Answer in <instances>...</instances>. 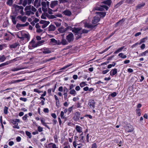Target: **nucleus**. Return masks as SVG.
Instances as JSON below:
<instances>
[{
	"mask_svg": "<svg viewBox=\"0 0 148 148\" xmlns=\"http://www.w3.org/2000/svg\"><path fill=\"white\" fill-rule=\"evenodd\" d=\"M40 1V0H35L34 2V6L36 8H38L41 5Z\"/></svg>",
	"mask_w": 148,
	"mask_h": 148,
	"instance_id": "obj_8",
	"label": "nucleus"
},
{
	"mask_svg": "<svg viewBox=\"0 0 148 148\" xmlns=\"http://www.w3.org/2000/svg\"><path fill=\"white\" fill-rule=\"evenodd\" d=\"M66 38L69 43L73 41L74 39L73 34L71 32L70 33L66 36Z\"/></svg>",
	"mask_w": 148,
	"mask_h": 148,
	"instance_id": "obj_4",
	"label": "nucleus"
},
{
	"mask_svg": "<svg viewBox=\"0 0 148 148\" xmlns=\"http://www.w3.org/2000/svg\"><path fill=\"white\" fill-rule=\"evenodd\" d=\"M124 0H122L120 1L119 3H117L116 5L115 6V7L116 8H118L119 6L121 5L124 2Z\"/></svg>",
	"mask_w": 148,
	"mask_h": 148,
	"instance_id": "obj_33",
	"label": "nucleus"
},
{
	"mask_svg": "<svg viewBox=\"0 0 148 148\" xmlns=\"http://www.w3.org/2000/svg\"><path fill=\"white\" fill-rule=\"evenodd\" d=\"M56 29V27L53 25H50L48 28V31H54Z\"/></svg>",
	"mask_w": 148,
	"mask_h": 148,
	"instance_id": "obj_20",
	"label": "nucleus"
},
{
	"mask_svg": "<svg viewBox=\"0 0 148 148\" xmlns=\"http://www.w3.org/2000/svg\"><path fill=\"white\" fill-rule=\"evenodd\" d=\"M76 131L79 133L82 132V127L76 125L75 127Z\"/></svg>",
	"mask_w": 148,
	"mask_h": 148,
	"instance_id": "obj_23",
	"label": "nucleus"
},
{
	"mask_svg": "<svg viewBox=\"0 0 148 148\" xmlns=\"http://www.w3.org/2000/svg\"><path fill=\"white\" fill-rule=\"evenodd\" d=\"M72 64H69L67 65L66 66H64V67L61 68L60 70H64L66 69V68L71 66L72 65Z\"/></svg>",
	"mask_w": 148,
	"mask_h": 148,
	"instance_id": "obj_37",
	"label": "nucleus"
},
{
	"mask_svg": "<svg viewBox=\"0 0 148 148\" xmlns=\"http://www.w3.org/2000/svg\"><path fill=\"white\" fill-rule=\"evenodd\" d=\"M58 30L60 32L62 33L66 31V29L63 27H61L58 29Z\"/></svg>",
	"mask_w": 148,
	"mask_h": 148,
	"instance_id": "obj_26",
	"label": "nucleus"
},
{
	"mask_svg": "<svg viewBox=\"0 0 148 148\" xmlns=\"http://www.w3.org/2000/svg\"><path fill=\"white\" fill-rule=\"evenodd\" d=\"M58 4V1H55L51 2L50 4V7L52 8H53Z\"/></svg>",
	"mask_w": 148,
	"mask_h": 148,
	"instance_id": "obj_13",
	"label": "nucleus"
},
{
	"mask_svg": "<svg viewBox=\"0 0 148 148\" xmlns=\"http://www.w3.org/2000/svg\"><path fill=\"white\" fill-rule=\"evenodd\" d=\"M64 112L63 111H61L60 113V116L62 118H64Z\"/></svg>",
	"mask_w": 148,
	"mask_h": 148,
	"instance_id": "obj_60",
	"label": "nucleus"
},
{
	"mask_svg": "<svg viewBox=\"0 0 148 148\" xmlns=\"http://www.w3.org/2000/svg\"><path fill=\"white\" fill-rule=\"evenodd\" d=\"M145 45L144 44H143L140 46V48L141 49H143L145 48Z\"/></svg>",
	"mask_w": 148,
	"mask_h": 148,
	"instance_id": "obj_61",
	"label": "nucleus"
},
{
	"mask_svg": "<svg viewBox=\"0 0 148 148\" xmlns=\"http://www.w3.org/2000/svg\"><path fill=\"white\" fill-rule=\"evenodd\" d=\"M117 73V69H114L110 72V75L112 76H114Z\"/></svg>",
	"mask_w": 148,
	"mask_h": 148,
	"instance_id": "obj_19",
	"label": "nucleus"
},
{
	"mask_svg": "<svg viewBox=\"0 0 148 148\" xmlns=\"http://www.w3.org/2000/svg\"><path fill=\"white\" fill-rule=\"evenodd\" d=\"M13 7L14 8L15 10L16 13L19 12L20 10L21 9H23L24 8L22 6H20L14 4L13 5Z\"/></svg>",
	"mask_w": 148,
	"mask_h": 148,
	"instance_id": "obj_5",
	"label": "nucleus"
},
{
	"mask_svg": "<svg viewBox=\"0 0 148 148\" xmlns=\"http://www.w3.org/2000/svg\"><path fill=\"white\" fill-rule=\"evenodd\" d=\"M80 138H81V140L83 141V138H84V136H83V132H82V133L80 135Z\"/></svg>",
	"mask_w": 148,
	"mask_h": 148,
	"instance_id": "obj_50",
	"label": "nucleus"
},
{
	"mask_svg": "<svg viewBox=\"0 0 148 148\" xmlns=\"http://www.w3.org/2000/svg\"><path fill=\"white\" fill-rule=\"evenodd\" d=\"M145 5V3H142L141 4H138L136 7V10H138V9H140L142 8Z\"/></svg>",
	"mask_w": 148,
	"mask_h": 148,
	"instance_id": "obj_21",
	"label": "nucleus"
},
{
	"mask_svg": "<svg viewBox=\"0 0 148 148\" xmlns=\"http://www.w3.org/2000/svg\"><path fill=\"white\" fill-rule=\"evenodd\" d=\"M116 95V93L115 92H114L111 94V96L112 97H114Z\"/></svg>",
	"mask_w": 148,
	"mask_h": 148,
	"instance_id": "obj_57",
	"label": "nucleus"
},
{
	"mask_svg": "<svg viewBox=\"0 0 148 148\" xmlns=\"http://www.w3.org/2000/svg\"><path fill=\"white\" fill-rule=\"evenodd\" d=\"M5 59V58L4 55L0 56V62L4 61Z\"/></svg>",
	"mask_w": 148,
	"mask_h": 148,
	"instance_id": "obj_39",
	"label": "nucleus"
},
{
	"mask_svg": "<svg viewBox=\"0 0 148 148\" xmlns=\"http://www.w3.org/2000/svg\"><path fill=\"white\" fill-rule=\"evenodd\" d=\"M22 69H23V68H15L12 69L11 70V71H15L20 70H21Z\"/></svg>",
	"mask_w": 148,
	"mask_h": 148,
	"instance_id": "obj_43",
	"label": "nucleus"
},
{
	"mask_svg": "<svg viewBox=\"0 0 148 148\" xmlns=\"http://www.w3.org/2000/svg\"><path fill=\"white\" fill-rule=\"evenodd\" d=\"M68 41H67L65 39L63 38L60 42V43L62 45H65L68 44Z\"/></svg>",
	"mask_w": 148,
	"mask_h": 148,
	"instance_id": "obj_24",
	"label": "nucleus"
},
{
	"mask_svg": "<svg viewBox=\"0 0 148 148\" xmlns=\"http://www.w3.org/2000/svg\"><path fill=\"white\" fill-rule=\"evenodd\" d=\"M148 37H146L140 40V43H139V44H141V43H143L145 42V41L147 40Z\"/></svg>",
	"mask_w": 148,
	"mask_h": 148,
	"instance_id": "obj_30",
	"label": "nucleus"
},
{
	"mask_svg": "<svg viewBox=\"0 0 148 148\" xmlns=\"http://www.w3.org/2000/svg\"><path fill=\"white\" fill-rule=\"evenodd\" d=\"M38 130L40 132H41L43 131L42 128L40 126H39L38 127Z\"/></svg>",
	"mask_w": 148,
	"mask_h": 148,
	"instance_id": "obj_51",
	"label": "nucleus"
},
{
	"mask_svg": "<svg viewBox=\"0 0 148 148\" xmlns=\"http://www.w3.org/2000/svg\"><path fill=\"white\" fill-rule=\"evenodd\" d=\"M42 6V11L44 12H46L47 11V8L46 2L45 1H42L41 3Z\"/></svg>",
	"mask_w": 148,
	"mask_h": 148,
	"instance_id": "obj_6",
	"label": "nucleus"
},
{
	"mask_svg": "<svg viewBox=\"0 0 148 148\" xmlns=\"http://www.w3.org/2000/svg\"><path fill=\"white\" fill-rule=\"evenodd\" d=\"M99 20V18L97 16H96L93 18L92 21V23L93 24H95L98 23Z\"/></svg>",
	"mask_w": 148,
	"mask_h": 148,
	"instance_id": "obj_12",
	"label": "nucleus"
},
{
	"mask_svg": "<svg viewBox=\"0 0 148 148\" xmlns=\"http://www.w3.org/2000/svg\"><path fill=\"white\" fill-rule=\"evenodd\" d=\"M51 42L53 43V44L54 45H58V42L57 41L55 40V39L52 38L50 39Z\"/></svg>",
	"mask_w": 148,
	"mask_h": 148,
	"instance_id": "obj_22",
	"label": "nucleus"
},
{
	"mask_svg": "<svg viewBox=\"0 0 148 148\" xmlns=\"http://www.w3.org/2000/svg\"><path fill=\"white\" fill-rule=\"evenodd\" d=\"M85 82H82L80 84V86L81 87H83L85 85Z\"/></svg>",
	"mask_w": 148,
	"mask_h": 148,
	"instance_id": "obj_53",
	"label": "nucleus"
},
{
	"mask_svg": "<svg viewBox=\"0 0 148 148\" xmlns=\"http://www.w3.org/2000/svg\"><path fill=\"white\" fill-rule=\"evenodd\" d=\"M30 45L33 48H34L37 47V43H35V42L33 39L30 42Z\"/></svg>",
	"mask_w": 148,
	"mask_h": 148,
	"instance_id": "obj_16",
	"label": "nucleus"
},
{
	"mask_svg": "<svg viewBox=\"0 0 148 148\" xmlns=\"http://www.w3.org/2000/svg\"><path fill=\"white\" fill-rule=\"evenodd\" d=\"M34 92H38V93H41V92H42V91H40L37 88H36V89H34Z\"/></svg>",
	"mask_w": 148,
	"mask_h": 148,
	"instance_id": "obj_52",
	"label": "nucleus"
},
{
	"mask_svg": "<svg viewBox=\"0 0 148 148\" xmlns=\"http://www.w3.org/2000/svg\"><path fill=\"white\" fill-rule=\"evenodd\" d=\"M47 24H43L42 26V27L43 29H44L47 26V25L50 22H47Z\"/></svg>",
	"mask_w": 148,
	"mask_h": 148,
	"instance_id": "obj_48",
	"label": "nucleus"
},
{
	"mask_svg": "<svg viewBox=\"0 0 148 148\" xmlns=\"http://www.w3.org/2000/svg\"><path fill=\"white\" fill-rule=\"evenodd\" d=\"M96 13L99 14L101 17H104L106 15V13L105 12H97Z\"/></svg>",
	"mask_w": 148,
	"mask_h": 148,
	"instance_id": "obj_27",
	"label": "nucleus"
},
{
	"mask_svg": "<svg viewBox=\"0 0 148 148\" xmlns=\"http://www.w3.org/2000/svg\"><path fill=\"white\" fill-rule=\"evenodd\" d=\"M80 114L78 112H76L75 114L74 118L75 120H79L80 118Z\"/></svg>",
	"mask_w": 148,
	"mask_h": 148,
	"instance_id": "obj_18",
	"label": "nucleus"
},
{
	"mask_svg": "<svg viewBox=\"0 0 148 148\" xmlns=\"http://www.w3.org/2000/svg\"><path fill=\"white\" fill-rule=\"evenodd\" d=\"M42 52L44 54H48L51 52V50L48 48H43L42 49Z\"/></svg>",
	"mask_w": 148,
	"mask_h": 148,
	"instance_id": "obj_11",
	"label": "nucleus"
},
{
	"mask_svg": "<svg viewBox=\"0 0 148 148\" xmlns=\"http://www.w3.org/2000/svg\"><path fill=\"white\" fill-rule=\"evenodd\" d=\"M28 116H27V114H25L23 117V119L24 120H25L27 118V117Z\"/></svg>",
	"mask_w": 148,
	"mask_h": 148,
	"instance_id": "obj_58",
	"label": "nucleus"
},
{
	"mask_svg": "<svg viewBox=\"0 0 148 148\" xmlns=\"http://www.w3.org/2000/svg\"><path fill=\"white\" fill-rule=\"evenodd\" d=\"M12 0H8L7 2V4L9 6L12 5Z\"/></svg>",
	"mask_w": 148,
	"mask_h": 148,
	"instance_id": "obj_38",
	"label": "nucleus"
},
{
	"mask_svg": "<svg viewBox=\"0 0 148 148\" xmlns=\"http://www.w3.org/2000/svg\"><path fill=\"white\" fill-rule=\"evenodd\" d=\"M118 55L122 58H125L127 57L126 56L124 55L123 53H119Z\"/></svg>",
	"mask_w": 148,
	"mask_h": 148,
	"instance_id": "obj_35",
	"label": "nucleus"
},
{
	"mask_svg": "<svg viewBox=\"0 0 148 148\" xmlns=\"http://www.w3.org/2000/svg\"><path fill=\"white\" fill-rule=\"evenodd\" d=\"M44 42L45 41L43 40H42L41 41L38 42L37 43V47L41 45H42V44L44 43Z\"/></svg>",
	"mask_w": 148,
	"mask_h": 148,
	"instance_id": "obj_36",
	"label": "nucleus"
},
{
	"mask_svg": "<svg viewBox=\"0 0 148 148\" xmlns=\"http://www.w3.org/2000/svg\"><path fill=\"white\" fill-rule=\"evenodd\" d=\"M12 123L14 125H18V123H16V121L14 119H13L12 121Z\"/></svg>",
	"mask_w": 148,
	"mask_h": 148,
	"instance_id": "obj_49",
	"label": "nucleus"
},
{
	"mask_svg": "<svg viewBox=\"0 0 148 148\" xmlns=\"http://www.w3.org/2000/svg\"><path fill=\"white\" fill-rule=\"evenodd\" d=\"M124 46L121 47V48L117 49L116 51L114 52V53H118L121 52L122 50L124 49Z\"/></svg>",
	"mask_w": 148,
	"mask_h": 148,
	"instance_id": "obj_31",
	"label": "nucleus"
},
{
	"mask_svg": "<svg viewBox=\"0 0 148 148\" xmlns=\"http://www.w3.org/2000/svg\"><path fill=\"white\" fill-rule=\"evenodd\" d=\"M111 3V0H108L106 1H103L101 3L98 4V6L95 8L94 10L102 11L104 9H105L106 10H107L108 9V7L105 5H103V4L104 3L110 6V5Z\"/></svg>",
	"mask_w": 148,
	"mask_h": 148,
	"instance_id": "obj_1",
	"label": "nucleus"
},
{
	"mask_svg": "<svg viewBox=\"0 0 148 148\" xmlns=\"http://www.w3.org/2000/svg\"><path fill=\"white\" fill-rule=\"evenodd\" d=\"M31 12L30 10L27 11L26 12V14L28 16H29L31 14Z\"/></svg>",
	"mask_w": 148,
	"mask_h": 148,
	"instance_id": "obj_56",
	"label": "nucleus"
},
{
	"mask_svg": "<svg viewBox=\"0 0 148 148\" xmlns=\"http://www.w3.org/2000/svg\"><path fill=\"white\" fill-rule=\"evenodd\" d=\"M91 148H97L96 144L95 143H93L92 145Z\"/></svg>",
	"mask_w": 148,
	"mask_h": 148,
	"instance_id": "obj_54",
	"label": "nucleus"
},
{
	"mask_svg": "<svg viewBox=\"0 0 148 148\" xmlns=\"http://www.w3.org/2000/svg\"><path fill=\"white\" fill-rule=\"evenodd\" d=\"M25 133L26 135L28 136L29 138H31L32 137V136L31 135V133L27 131L25 132Z\"/></svg>",
	"mask_w": 148,
	"mask_h": 148,
	"instance_id": "obj_44",
	"label": "nucleus"
},
{
	"mask_svg": "<svg viewBox=\"0 0 148 148\" xmlns=\"http://www.w3.org/2000/svg\"><path fill=\"white\" fill-rule=\"evenodd\" d=\"M35 27L36 28V29L40 28V27L38 23H37L36 24V25H35Z\"/></svg>",
	"mask_w": 148,
	"mask_h": 148,
	"instance_id": "obj_64",
	"label": "nucleus"
},
{
	"mask_svg": "<svg viewBox=\"0 0 148 148\" xmlns=\"http://www.w3.org/2000/svg\"><path fill=\"white\" fill-rule=\"evenodd\" d=\"M16 28L18 29L22 27H24L23 24H21L19 23H17L16 26Z\"/></svg>",
	"mask_w": 148,
	"mask_h": 148,
	"instance_id": "obj_41",
	"label": "nucleus"
},
{
	"mask_svg": "<svg viewBox=\"0 0 148 148\" xmlns=\"http://www.w3.org/2000/svg\"><path fill=\"white\" fill-rule=\"evenodd\" d=\"M96 25H93L91 24L88 23H86L84 24V27H87L88 28L93 29L96 26Z\"/></svg>",
	"mask_w": 148,
	"mask_h": 148,
	"instance_id": "obj_14",
	"label": "nucleus"
},
{
	"mask_svg": "<svg viewBox=\"0 0 148 148\" xmlns=\"http://www.w3.org/2000/svg\"><path fill=\"white\" fill-rule=\"evenodd\" d=\"M21 140V138L19 136H18L16 138V140L17 142H20Z\"/></svg>",
	"mask_w": 148,
	"mask_h": 148,
	"instance_id": "obj_63",
	"label": "nucleus"
},
{
	"mask_svg": "<svg viewBox=\"0 0 148 148\" xmlns=\"http://www.w3.org/2000/svg\"><path fill=\"white\" fill-rule=\"evenodd\" d=\"M69 93L74 96L76 94V92L74 89H71Z\"/></svg>",
	"mask_w": 148,
	"mask_h": 148,
	"instance_id": "obj_29",
	"label": "nucleus"
},
{
	"mask_svg": "<svg viewBox=\"0 0 148 148\" xmlns=\"http://www.w3.org/2000/svg\"><path fill=\"white\" fill-rule=\"evenodd\" d=\"M63 14L68 16H70L72 15V12L70 10H66L63 12Z\"/></svg>",
	"mask_w": 148,
	"mask_h": 148,
	"instance_id": "obj_9",
	"label": "nucleus"
},
{
	"mask_svg": "<svg viewBox=\"0 0 148 148\" xmlns=\"http://www.w3.org/2000/svg\"><path fill=\"white\" fill-rule=\"evenodd\" d=\"M20 45L18 42H16L13 43L11 45H10L9 47L10 49H15L18 46H19Z\"/></svg>",
	"mask_w": 148,
	"mask_h": 148,
	"instance_id": "obj_10",
	"label": "nucleus"
},
{
	"mask_svg": "<svg viewBox=\"0 0 148 148\" xmlns=\"http://www.w3.org/2000/svg\"><path fill=\"white\" fill-rule=\"evenodd\" d=\"M8 108L6 106H5L4 109V112L5 114H7L8 113Z\"/></svg>",
	"mask_w": 148,
	"mask_h": 148,
	"instance_id": "obj_45",
	"label": "nucleus"
},
{
	"mask_svg": "<svg viewBox=\"0 0 148 148\" xmlns=\"http://www.w3.org/2000/svg\"><path fill=\"white\" fill-rule=\"evenodd\" d=\"M134 0H125V2L128 3H132Z\"/></svg>",
	"mask_w": 148,
	"mask_h": 148,
	"instance_id": "obj_46",
	"label": "nucleus"
},
{
	"mask_svg": "<svg viewBox=\"0 0 148 148\" xmlns=\"http://www.w3.org/2000/svg\"><path fill=\"white\" fill-rule=\"evenodd\" d=\"M31 9V7L30 6H27L25 8V10H30Z\"/></svg>",
	"mask_w": 148,
	"mask_h": 148,
	"instance_id": "obj_62",
	"label": "nucleus"
},
{
	"mask_svg": "<svg viewBox=\"0 0 148 148\" xmlns=\"http://www.w3.org/2000/svg\"><path fill=\"white\" fill-rule=\"evenodd\" d=\"M20 100L24 102H26L27 101V99L26 98H23V97H20Z\"/></svg>",
	"mask_w": 148,
	"mask_h": 148,
	"instance_id": "obj_47",
	"label": "nucleus"
},
{
	"mask_svg": "<svg viewBox=\"0 0 148 148\" xmlns=\"http://www.w3.org/2000/svg\"><path fill=\"white\" fill-rule=\"evenodd\" d=\"M27 0H20L18 4H22L24 6H25L27 5Z\"/></svg>",
	"mask_w": 148,
	"mask_h": 148,
	"instance_id": "obj_15",
	"label": "nucleus"
},
{
	"mask_svg": "<svg viewBox=\"0 0 148 148\" xmlns=\"http://www.w3.org/2000/svg\"><path fill=\"white\" fill-rule=\"evenodd\" d=\"M10 17L13 23L14 24H16V16L12 15L10 16Z\"/></svg>",
	"mask_w": 148,
	"mask_h": 148,
	"instance_id": "obj_17",
	"label": "nucleus"
},
{
	"mask_svg": "<svg viewBox=\"0 0 148 148\" xmlns=\"http://www.w3.org/2000/svg\"><path fill=\"white\" fill-rule=\"evenodd\" d=\"M126 131L128 132H131L133 130V128L131 126H128L126 128Z\"/></svg>",
	"mask_w": 148,
	"mask_h": 148,
	"instance_id": "obj_25",
	"label": "nucleus"
},
{
	"mask_svg": "<svg viewBox=\"0 0 148 148\" xmlns=\"http://www.w3.org/2000/svg\"><path fill=\"white\" fill-rule=\"evenodd\" d=\"M125 20L124 18H123L121 20H120L119 21L117 22L116 24V25H117L119 24L120 25H121L124 22Z\"/></svg>",
	"mask_w": 148,
	"mask_h": 148,
	"instance_id": "obj_32",
	"label": "nucleus"
},
{
	"mask_svg": "<svg viewBox=\"0 0 148 148\" xmlns=\"http://www.w3.org/2000/svg\"><path fill=\"white\" fill-rule=\"evenodd\" d=\"M75 35H77L76 37V40H78L79 38H81L82 37V34L78 33V34L76 35V33H75Z\"/></svg>",
	"mask_w": 148,
	"mask_h": 148,
	"instance_id": "obj_40",
	"label": "nucleus"
},
{
	"mask_svg": "<svg viewBox=\"0 0 148 148\" xmlns=\"http://www.w3.org/2000/svg\"><path fill=\"white\" fill-rule=\"evenodd\" d=\"M43 31V30L41 29L40 28H39L36 29L37 32L39 33L42 32Z\"/></svg>",
	"mask_w": 148,
	"mask_h": 148,
	"instance_id": "obj_55",
	"label": "nucleus"
},
{
	"mask_svg": "<svg viewBox=\"0 0 148 148\" xmlns=\"http://www.w3.org/2000/svg\"><path fill=\"white\" fill-rule=\"evenodd\" d=\"M147 53H148V50H146L144 51V52H143L141 53L140 55L139 56H146V54Z\"/></svg>",
	"mask_w": 148,
	"mask_h": 148,
	"instance_id": "obj_34",
	"label": "nucleus"
},
{
	"mask_svg": "<svg viewBox=\"0 0 148 148\" xmlns=\"http://www.w3.org/2000/svg\"><path fill=\"white\" fill-rule=\"evenodd\" d=\"M48 8V13L50 14H52V9H51L49 8Z\"/></svg>",
	"mask_w": 148,
	"mask_h": 148,
	"instance_id": "obj_59",
	"label": "nucleus"
},
{
	"mask_svg": "<svg viewBox=\"0 0 148 148\" xmlns=\"http://www.w3.org/2000/svg\"><path fill=\"white\" fill-rule=\"evenodd\" d=\"M40 120L41 122V123L45 126L46 127L48 128V129H49L50 128L47 125L46 123L43 120V118H41Z\"/></svg>",
	"mask_w": 148,
	"mask_h": 148,
	"instance_id": "obj_28",
	"label": "nucleus"
},
{
	"mask_svg": "<svg viewBox=\"0 0 148 148\" xmlns=\"http://www.w3.org/2000/svg\"><path fill=\"white\" fill-rule=\"evenodd\" d=\"M95 102L94 100H90L89 101L88 105L91 108H95Z\"/></svg>",
	"mask_w": 148,
	"mask_h": 148,
	"instance_id": "obj_7",
	"label": "nucleus"
},
{
	"mask_svg": "<svg viewBox=\"0 0 148 148\" xmlns=\"http://www.w3.org/2000/svg\"><path fill=\"white\" fill-rule=\"evenodd\" d=\"M17 37L22 40H24L25 38H26L28 41L30 39L29 34H28L25 33L23 31L19 32L17 35Z\"/></svg>",
	"mask_w": 148,
	"mask_h": 148,
	"instance_id": "obj_2",
	"label": "nucleus"
},
{
	"mask_svg": "<svg viewBox=\"0 0 148 148\" xmlns=\"http://www.w3.org/2000/svg\"><path fill=\"white\" fill-rule=\"evenodd\" d=\"M72 32L76 33V34H78V33L82 34L83 33L87 34L88 33L89 30L85 29L82 30V28L80 27H74L73 29Z\"/></svg>",
	"mask_w": 148,
	"mask_h": 148,
	"instance_id": "obj_3",
	"label": "nucleus"
},
{
	"mask_svg": "<svg viewBox=\"0 0 148 148\" xmlns=\"http://www.w3.org/2000/svg\"><path fill=\"white\" fill-rule=\"evenodd\" d=\"M27 18V17L26 16H24L22 17L21 21L23 22H25L26 21Z\"/></svg>",
	"mask_w": 148,
	"mask_h": 148,
	"instance_id": "obj_42",
	"label": "nucleus"
}]
</instances>
